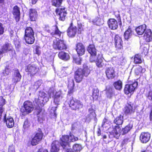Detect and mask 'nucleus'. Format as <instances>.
Listing matches in <instances>:
<instances>
[{"mask_svg": "<svg viewBox=\"0 0 152 152\" xmlns=\"http://www.w3.org/2000/svg\"><path fill=\"white\" fill-rule=\"evenodd\" d=\"M55 91L54 88H52L49 90L48 94L43 92H40L38 98L35 99V102L37 104L38 107L37 108L35 113L37 115L38 120L39 118H42V117L40 116L39 115L42 111L40 106H43L45 103L49 101V99L53 95Z\"/></svg>", "mask_w": 152, "mask_h": 152, "instance_id": "obj_1", "label": "nucleus"}, {"mask_svg": "<svg viewBox=\"0 0 152 152\" xmlns=\"http://www.w3.org/2000/svg\"><path fill=\"white\" fill-rule=\"evenodd\" d=\"M83 69H78L75 72V79L77 83L80 82L84 76L87 77L90 72V68L86 64L83 65Z\"/></svg>", "mask_w": 152, "mask_h": 152, "instance_id": "obj_2", "label": "nucleus"}, {"mask_svg": "<svg viewBox=\"0 0 152 152\" xmlns=\"http://www.w3.org/2000/svg\"><path fill=\"white\" fill-rule=\"evenodd\" d=\"M114 122L118 126H115L113 133L114 136L118 138L121 133V130L118 125H121L123 123V116L120 115L114 120Z\"/></svg>", "mask_w": 152, "mask_h": 152, "instance_id": "obj_3", "label": "nucleus"}, {"mask_svg": "<svg viewBox=\"0 0 152 152\" xmlns=\"http://www.w3.org/2000/svg\"><path fill=\"white\" fill-rule=\"evenodd\" d=\"M78 139L77 137H75L71 134H70V137L67 135L63 136L60 139L61 141V144L64 149L67 145H68L69 142H75Z\"/></svg>", "mask_w": 152, "mask_h": 152, "instance_id": "obj_4", "label": "nucleus"}, {"mask_svg": "<svg viewBox=\"0 0 152 152\" xmlns=\"http://www.w3.org/2000/svg\"><path fill=\"white\" fill-rule=\"evenodd\" d=\"M23 107L21 109L22 114L25 115L31 113L34 109L32 102L28 101H26L23 103Z\"/></svg>", "mask_w": 152, "mask_h": 152, "instance_id": "obj_5", "label": "nucleus"}, {"mask_svg": "<svg viewBox=\"0 0 152 152\" xmlns=\"http://www.w3.org/2000/svg\"><path fill=\"white\" fill-rule=\"evenodd\" d=\"M53 48L59 50H65L66 48V45L63 41L59 40L58 38L54 39L53 44Z\"/></svg>", "mask_w": 152, "mask_h": 152, "instance_id": "obj_6", "label": "nucleus"}, {"mask_svg": "<svg viewBox=\"0 0 152 152\" xmlns=\"http://www.w3.org/2000/svg\"><path fill=\"white\" fill-rule=\"evenodd\" d=\"M69 106L73 110H76L81 108L83 104L80 101L74 99L73 97L71 98L69 103Z\"/></svg>", "mask_w": 152, "mask_h": 152, "instance_id": "obj_7", "label": "nucleus"}, {"mask_svg": "<svg viewBox=\"0 0 152 152\" xmlns=\"http://www.w3.org/2000/svg\"><path fill=\"white\" fill-rule=\"evenodd\" d=\"M138 85L137 82L134 81L132 84H127L125 85L124 88V93L126 94L133 92Z\"/></svg>", "mask_w": 152, "mask_h": 152, "instance_id": "obj_8", "label": "nucleus"}, {"mask_svg": "<svg viewBox=\"0 0 152 152\" xmlns=\"http://www.w3.org/2000/svg\"><path fill=\"white\" fill-rule=\"evenodd\" d=\"M38 69L34 64H29L27 67L26 69L28 74L30 76H32L35 75L37 72Z\"/></svg>", "mask_w": 152, "mask_h": 152, "instance_id": "obj_9", "label": "nucleus"}, {"mask_svg": "<svg viewBox=\"0 0 152 152\" xmlns=\"http://www.w3.org/2000/svg\"><path fill=\"white\" fill-rule=\"evenodd\" d=\"M64 95L61 91L56 92L54 95L52 96H53L54 102L56 105L58 104L59 102L64 97Z\"/></svg>", "mask_w": 152, "mask_h": 152, "instance_id": "obj_10", "label": "nucleus"}, {"mask_svg": "<svg viewBox=\"0 0 152 152\" xmlns=\"http://www.w3.org/2000/svg\"><path fill=\"white\" fill-rule=\"evenodd\" d=\"M52 29L54 30V31L53 32H51L48 26L46 27L45 30L49 33H50L52 35H56L57 37H60L61 34V32L59 30L57 26L56 25L54 26L53 27Z\"/></svg>", "mask_w": 152, "mask_h": 152, "instance_id": "obj_11", "label": "nucleus"}, {"mask_svg": "<svg viewBox=\"0 0 152 152\" xmlns=\"http://www.w3.org/2000/svg\"><path fill=\"white\" fill-rule=\"evenodd\" d=\"M105 72L107 77L108 79H113L115 76V72L113 67H110L107 69Z\"/></svg>", "mask_w": 152, "mask_h": 152, "instance_id": "obj_12", "label": "nucleus"}, {"mask_svg": "<svg viewBox=\"0 0 152 152\" xmlns=\"http://www.w3.org/2000/svg\"><path fill=\"white\" fill-rule=\"evenodd\" d=\"M150 137V134L148 132H142L140 134V140L142 143H145L149 141Z\"/></svg>", "mask_w": 152, "mask_h": 152, "instance_id": "obj_13", "label": "nucleus"}, {"mask_svg": "<svg viewBox=\"0 0 152 152\" xmlns=\"http://www.w3.org/2000/svg\"><path fill=\"white\" fill-rule=\"evenodd\" d=\"M4 122L6 123L7 126L9 128L12 127L14 125V122L13 118L10 117L6 119V114L4 113Z\"/></svg>", "mask_w": 152, "mask_h": 152, "instance_id": "obj_14", "label": "nucleus"}, {"mask_svg": "<svg viewBox=\"0 0 152 152\" xmlns=\"http://www.w3.org/2000/svg\"><path fill=\"white\" fill-rule=\"evenodd\" d=\"M104 58L101 53L97 54V60L96 61V64L99 67H102L105 66V64L103 62Z\"/></svg>", "mask_w": 152, "mask_h": 152, "instance_id": "obj_15", "label": "nucleus"}, {"mask_svg": "<svg viewBox=\"0 0 152 152\" xmlns=\"http://www.w3.org/2000/svg\"><path fill=\"white\" fill-rule=\"evenodd\" d=\"M77 32V28L75 26H70L67 30L68 35L71 37H74Z\"/></svg>", "mask_w": 152, "mask_h": 152, "instance_id": "obj_16", "label": "nucleus"}, {"mask_svg": "<svg viewBox=\"0 0 152 152\" xmlns=\"http://www.w3.org/2000/svg\"><path fill=\"white\" fill-rule=\"evenodd\" d=\"M114 41L116 48L118 49H121L122 47V41L121 38L118 35H116Z\"/></svg>", "mask_w": 152, "mask_h": 152, "instance_id": "obj_17", "label": "nucleus"}, {"mask_svg": "<svg viewBox=\"0 0 152 152\" xmlns=\"http://www.w3.org/2000/svg\"><path fill=\"white\" fill-rule=\"evenodd\" d=\"M108 24L110 28L113 30L116 29L118 26L117 21L114 19H110L108 21Z\"/></svg>", "mask_w": 152, "mask_h": 152, "instance_id": "obj_18", "label": "nucleus"}, {"mask_svg": "<svg viewBox=\"0 0 152 152\" xmlns=\"http://www.w3.org/2000/svg\"><path fill=\"white\" fill-rule=\"evenodd\" d=\"M135 108L133 107V104H128L125 107V113L126 114H131L135 112Z\"/></svg>", "mask_w": 152, "mask_h": 152, "instance_id": "obj_19", "label": "nucleus"}, {"mask_svg": "<svg viewBox=\"0 0 152 152\" xmlns=\"http://www.w3.org/2000/svg\"><path fill=\"white\" fill-rule=\"evenodd\" d=\"M21 78V75H20L19 70L18 69L15 71L14 75H13L12 81L15 83H16L20 81Z\"/></svg>", "mask_w": 152, "mask_h": 152, "instance_id": "obj_20", "label": "nucleus"}, {"mask_svg": "<svg viewBox=\"0 0 152 152\" xmlns=\"http://www.w3.org/2000/svg\"><path fill=\"white\" fill-rule=\"evenodd\" d=\"M76 50L77 53L79 55L83 54L85 51L84 46L81 43H80L77 44Z\"/></svg>", "mask_w": 152, "mask_h": 152, "instance_id": "obj_21", "label": "nucleus"}, {"mask_svg": "<svg viewBox=\"0 0 152 152\" xmlns=\"http://www.w3.org/2000/svg\"><path fill=\"white\" fill-rule=\"evenodd\" d=\"M144 39L147 42H149L152 40L151 32L150 29H147L145 30L144 36Z\"/></svg>", "mask_w": 152, "mask_h": 152, "instance_id": "obj_22", "label": "nucleus"}, {"mask_svg": "<svg viewBox=\"0 0 152 152\" xmlns=\"http://www.w3.org/2000/svg\"><path fill=\"white\" fill-rule=\"evenodd\" d=\"M12 47L11 44L9 43H7L3 45L1 50L3 53H4L12 50Z\"/></svg>", "mask_w": 152, "mask_h": 152, "instance_id": "obj_23", "label": "nucleus"}, {"mask_svg": "<svg viewBox=\"0 0 152 152\" xmlns=\"http://www.w3.org/2000/svg\"><path fill=\"white\" fill-rule=\"evenodd\" d=\"M146 26L145 24L140 26L136 29V31L137 34L139 35H142L146 30Z\"/></svg>", "mask_w": 152, "mask_h": 152, "instance_id": "obj_24", "label": "nucleus"}, {"mask_svg": "<svg viewBox=\"0 0 152 152\" xmlns=\"http://www.w3.org/2000/svg\"><path fill=\"white\" fill-rule=\"evenodd\" d=\"M29 14L31 20L35 21L37 15V12L36 10L34 9H30L29 11Z\"/></svg>", "mask_w": 152, "mask_h": 152, "instance_id": "obj_25", "label": "nucleus"}, {"mask_svg": "<svg viewBox=\"0 0 152 152\" xmlns=\"http://www.w3.org/2000/svg\"><path fill=\"white\" fill-rule=\"evenodd\" d=\"M58 56L60 59L64 61L68 60L70 58L68 54L63 51L60 52L58 54Z\"/></svg>", "mask_w": 152, "mask_h": 152, "instance_id": "obj_26", "label": "nucleus"}, {"mask_svg": "<svg viewBox=\"0 0 152 152\" xmlns=\"http://www.w3.org/2000/svg\"><path fill=\"white\" fill-rule=\"evenodd\" d=\"M24 37L26 42L28 44H32L34 42V35L24 36Z\"/></svg>", "mask_w": 152, "mask_h": 152, "instance_id": "obj_27", "label": "nucleus"}, {"mask_svg": "<svg viewBox=\"0 0 152 152\" xmlns=\"http://www.w3.org/2000/svg\"><path fill=\"white\" fill-rule=\"evenodd\" d=\"M58 143V141H53L51 145V152H58L59 150Z\"/></svg>", "mask_w": 152, "mask_h": 152, "instance_id": "obj_28", "label": "nucleus"}, {"mask_svg": "<svg viewBox=\"0 0 152 152\" xmlns=\"http://www.w3.org/2000/svg\"><path fill=\"white\" fill-rule=\"evenodd\" d=\"M133 34V32L131 28H129L125 31L124 36L125 39H128L131 38Z\"/></svg>", "mask_w": 152, "mask_h": 152, "instance_id": "obj_29", "label": "nucleus"}, {"mask_svg": "<svg viewBox=\"0 0 152 152\" xmlns=\"http://www.w3.org/2000/svg\"><path fill=\"white\" fill-rule=\"evenodd\" d=\"M87 50L91 55L97 54V50L94 45H90L88 47Z\"/></svg>", "mask_w": 152, "mask_h": 152, "instance_id": "obj_30", "label": "nucleus"}, {"mask_svg": "<svg viewBox=\"0 0 152 152\" xmlns=\"http://www.w3.org/2000/svg\"><path fill=\"white\" fill-rule=\"evenodd\" d=\"M133 126L132 124L130 123L123 129L122 130V134L124 135L127 133L132 129Z\"/></svg>", "mask_w": 152, "mask_h": 152, "instance_id": "obj_31", "label": "nucleus"}, {"mask_svg": "<svg viewBox=\"0 0 152 152\" xmlns=\"http://www.w3.org/2000/svg\"><path fill=\"white\" fill-rule=\"evenodd\" d=\"M34 33L32 28L30 27H27L25 31L24 36L34 35Z\"/></svg>", "mask_w": 152, "mask_h": 152, "instance_id": "obj_32", "label": "nucleus"}, {"mask_svg": "<svg viewBox=\"0 0 152 152\" xmlns=\"http://www.w3.org/2000/svg\"><path fill=\"white\" fill-rule=\"evenodd\" d=\"M113 86L116 89L120 90L122 88V82L121 80H118L114 83Z\"/></svg>", "mask_w": 152, "mask_h": 152, "instance_id": "obj_33", "label": "nucleus"}, {"mask_svg": "<svg viewBox=\"0 0 152 152\" xmlns=\"http://www.w3.org/2000/svg\"><path fill=\"white\" fill-rule=\"evenodd\" d=\"M11 70L10 67L9 66H7L5 70L2 72L1 74L3 76H7L10 73Z\"/></svg>", "mask_w": 152, "mask_h": 152, "instance_id": "obj_34", "label": "nucleus"}, {"mask_svg": "<svg viewBox=\"0 0 152 152\" xmlns=\"http://www.w3.org/2000/svg\"><path fill=\"white\" fill-rule=\"evenodd\" d=\"M134 59V62L135 64H140L142 63V61L140 56L139 54L135 55Z\"/></svg>", "mask_w": 152, "mask_h": 152, "instance_id": "obj_35", "label": "nucleus"}, {"mask_svg": "<svg viewBox=\"0 0 152 152\" xmlns=\"http://www.w3.org/2000/svg\"><path fill=\"white\" fill-rule=\"evenodd\" d=\"M145 71L144 69H143L142 67L138 66L135 69V73L137 75H139L143 72Z\"/></svg>", "mask_w": 152, "mask_h": 152, "instance_id": "obj_36", "label": "nucleus"}, {"mask_svg": "<svg viewBox=\"0 0 152 152\" xmlns=\"http://www.w3.org/2000/svg\"><path fill=\"white\" fill-rule=\"evenodd\" d=\"M74 85V82L73 80H72V81L70 82H69L68 87L69 88V91H68V93L70 94L73 92Z\"/></svg>", "mask_w": 152, "mask_h": 152, "instance_id": "obj_37", "label": "nucleus"}, {"mask_svg": "<svg viewBox=\"0 0 152 152\" xmlns=\"http://www.w3.org/2000/svg\"><path fill=\"white\" fill-rule=\"evenodd\" d=\"M58 15L60 16L59 19L62 21H64L65 19V17L66 15V10H62V13L61 12H58Z\"/></svg>", "mask_w": 152, "mask_h": 152, "instance_id": "obj_38", "label": "nucleus"}, {"mask_svg": "<svg viewBox=\"0 0 152 152\" xmlns=\"http://www.w3.org/2000/svg\"><path fill=\"white\" fill-rule=\"evenodd\" d=\"M43 134L41 131H39L36 133L34 137L39 142L41 141L42 139Z\"/></svg>", "mask_w": 152, "mask_h": 152, "instance_id": "obj_39", "label": "nucleus"}, {"mask_svg": "<svg viewBox=\"0 0 152 152\" xmlns=\"http://www.w3.org/2000/svg\"><path fill=\"white\" fill-rule=\"evenodd\" d=\"M62 0H52V5L55 7H60L61 4Z\"/></svg>", "mask_w": 152, "mask_h": 152, "instance_id": "obj_40", "label": "nucleus"}, {"mask_svg": "<svg viewBox=\"0 0 152 152\" xmlns=\"http://www.w3.org/2000/svg\"><path fill=\"white\" fill-rule=\"evenodd\" d=\"M73 148L75 151L74 152H80L82 149L81 145L78 144L74 145L73 146Z\"/></svg>", "mask_w": 152, "mask_h": 152, "instance_id": "obj_41", "label": "nucleus"}, {"mask_svg": "<svg viewBox=\"0 0 152 152\" xmlns=\"http://www.w3.org/2000/svg\"><path fill=\"white\" fill-rule=\"evenodd\" d=\"M106 91V94L107 97L110 98L112 96L113 94V89L111 88H107L105 90Z\"/></svg>", "mask_w": 152, "mask_h": 152, "instance_id": "obj_42", "label": "nucleus"}, {"mask_svg": "<svg viewBox=\"0 0 152 152\" xmlns=\"http://www.w3.org/2000/svg\"><path fill=\"white\" fill-rule=\"evenodd\" d=\"M13 14L15 15H20V11L19 8L17 6H15L13 9Z\"/></svg>", "mask_w": 152, "mask_h": 152, "instance_id": "obj_43", "label": "nucleus"}, {"mask_svg": "<svg viewBox=\"0 0 152 152\" xmlns=\"http://www.w3.org/2000/svg\"><path fill=\"white\" fill-rule=\"evenodd\" d=\"M99 90L97 89L93 90L92 96L94 99L96 100L98 99L99 95Z\"/></svg>", "mask_w": 152, "mask_h": 152, "instance_id": "obj_44", "label": "nucleus"}, {"mask_svg": "<svg viewBox=\"0 0 152 152\" xmlns=\"http://www.w3.org/2000/svg\"><path fill=\"white\" fill-rule=\"evenodd\" d=\"M93 23L97 25H100L103 23V21L101 19L98 18H96L95 20L92 21Z\"/></svg>", "mask_w": 152, "mask_h": 152, "instance_id": "obj_45", "label": "nucleus"}, {"mask_svg": "<svg viewBox=\"0 0 152 152\" xmlns=\"http://www.w3.org/2000/svg\"><path fill=\"white\" fill-rule=\"evenodd\" d=\"M30 124L28 120H26L24 123L23 129L25 131L27 130L29 127Z\"/></svg>", "mask_w": 152, "mask_h": 152, "instance_id": "obj_46", "label": "nucleus"}, {"mask_svg": "<svg viewBox=\"0 0 152 152\" xmlns=\"http://www.w3.org/2000/svg\"><path fill=\"white\" fill-rule=\"evenodd\" d=\"M77 27L78 28V31L80 33L82 31H84V23H77Z\"/></svg>", "mask_w": 152, "mask_h": 152, "instance_id": "obj_47", "label": "nucleus"}, {"mask_svg": "<svg viewBox=\"0 0 152 152\" xmlns=\"http://www.w3.org/2000/svg\"><path fill=\"white\" fill-rule=\"evenodd\" d=\"M89 60L90 62H93L96 61L97 60V54H91Z\"/></svg>", "mask_w": 152, "mask_h": 152, "instance_id": "obj_48", "label": "nucleus"}, {"mask_svg": "<svg viewBox=\"0 0 152 152\" xmlns=\"http://www.w3.org/2000/svg\"><path fill=\"white\" fill-rule=\"evenodd\" d=\"M148 98L149 100H152V84L150 86Z\"/></svg>", "mask_w": 152, "mask_h": 152, "instance_id": "obj_49", "label": "nucleus"}, {"mask_svg": "<svg viewBox=\"0 0 152 152\" xmlns=\"http://www.w3.org/2000/svg\"><path fill=\"white\" fill-rule=\"evenodd\" d=\"M39 142V141L36 139L35 137H34V138L32 139L31 141V144L32 145H35L38 144Z\"/></svg>", "mask_w": 152, "mask_h": 152, "instance_id": "obj_50", "label": "nucleus"}, {"mask_svg": "<svg viewBox=\"0 0 152 152\" xmlns=\"http://www.w3.org/2000/svg\"><path fill=\"white\" fill-rule=\"evenodd\" d=\"M62 10H65V8L63 7H59L57 8L56 10V12L57 14H58V12L62 13Z\"/></svg>", "mask_w": 152, "mask_h": 152, "instance_id": "obj_51", "label": "nucleus"}, {"mask_svg": "<svg viewBox=\"0 0 152 152\" xmlns=\"http://www.w3.org/2000/svg\"><path fill=\"white\" fill-rule=\"evenodd\" d=\"M4 113L6 114V113L4 111V109L2 107H0V121L1 120L2 117V114L4 115Z\"/></svg>", "mask_w": 152, "mask_h": 152, "instance_id": "obj_52", "label": "nucleus"}, {"mask_svg": "<svg viewBox=\"0 0 152 152\" xmlns=\"http://www.w3.org/2000/svg\"><path fill=\"white\" fill-rule=\"evenodd\" d=\"M4 28L2 23H0V35L3 34L4 32Z\"/></svg>", "mask_w": 152, "mask_h": 152, "instance_id": "obj_53", "label": "nucleus"}, {"mask_svg": "<svg viewBox=\"0 0 152 152\" xmlns=\"http://www.w3.org/2000/svg\"><path fill=\"white\" fill-rule=\"evenodd\" d=\"M88 112L93 117L95 116V114L94 112V110L91 107L89 108Z\"/></svg>", "mask_w": 152, "mask_h": 152, "instance_id": "obj_54", "label": "nucleus"}, {"mask_svg": "<svg viewBox=\"0 0 152 152\" xmlns=\"http://www.w3.org/2000/svg\"><path fill=\"white\" fill-rule=\"evenodd\" d=\"M5 104V99L2 97H0V107H2Z\"/></svg>", "mask_w": 152, "mask_h": 152, "instance_id": "obj_55", "label": "nucleus"}, {"mask_svg": "<svg viewBox=\"0 0 152 152\" xmlns=\"http://www.w3.org/2000/svg\"><path fill=\"white\" fill-rule=\"evenodd\" d=\"M8 152H15V147L14 145H12L9 147Z\"/></svg>", "mask_w": 152, "mask_h": 152, "instance_id": "obj_56", "label": "nucleus"}, {"mask_svg": "<svg viewBox=\"0 0 152 152\" xmlns=\"http://www.w3.org/2000/svg\"><path fill=\"white\" fill-rule=\"evenodd\" d=\"M40 49V47L38 46H37L35 48V53L38 55H40L41 53Z\"/></svg>", "mask_w": 152, "mask_h": 152, "instance_id": "obj_57", "label": "nucleus"}, {"mask_svg": "<svg viewBox=\"0 0 152 152\" xmlns=\"http://www.w3.org/2000/svg\"><path fill=\"white\" fill-rule=\"evenodd\" d=\"M75 61L76 63L78 64H80L81 63V59L79 57L76 58Z\"/></svg>", "mask_w": 152, "mask_h": 152, "instance_id": "obj_58", "label": "nucleus"}, {"mask_svg": "<svg viewBox=\"0 0 152 152\" xmlns=\"http://www.w3.org/2000/svg\"><path fill=\"white\" fill-rule=\"evenodd\" d=\"M41 82L38 81L35 83L34 84L35 86H36L35 88L37 89L41 85Z\"/></svg>", "mask_w": 152, "mask_h": 152, "instance_id": "obj_59", "label": "nucleus"}, {"mask_svg": "<svg viewBox=\"0 0 152 152\" xmlns=\"http://www.w3.org/2000/svg\"><path fill=\"white\" fill-rule=\"evenodd\" d=\"M57 107H53L51 109V112H53L55 116L56 115V110Z\"/></svg>", "mask_w": 152, "mask_h": 152, "instance_id": "obj_60", "label": "nucleus"}, {"mask_svg": "<svg viewBox=\"0 0 152 152\" xmlns=\"http://www.w3.org/2000/svg\"><path fill=\"white\" fill-rule=\"evenodd\" d=\"M37 152H48L47 149L40 148L39 149Z\"/></svg>", "mask_w": 152, "mask_h": 152, "instance_id": "obj_61", "label": "nucleus"}, {"mask_svg": "<svg viewBox=\"0 0 152 152\" xmlns=\"http://www.w3.org/2000/svg\"><path fill=\"white\" fill-rule=\"evenodd\" d=\"M10 33L11 37H12L14 36V31L13 30L11 29L10 31Z\"/></svg>", "mask_w": 152, "mask_h": 152, "instance_id": "obj_62", "label": "nucleus"}, {"mask_svg": "<svg viewBox=\"0 0 152 152\" xmlns=\"http://www.w3.org/2000/svg\"><path fill=\"white\" fill-rule=\"evenodd\" d=\"M15 19L16 22H18L19 20L20 16L15 15Z\"/></svg>", "mask_w": 152, "mask_h": 152, "instance_id": "obj_63", "label": "nucleus"}, {"mask_svg": "<svg viewBox=\"0 0 152 152\" xmlns=\"http://www.w3.org/2000/svg\"><path fill=\"white\" fill-rule=\"evenodd\" d=\"M66 152H74V151H73L71 149H68Z\"/></svg>", "mask_w": 152, "mask_h": 152, "instance_id": "obj_64", "label": "nucleus"}]
</instances>
